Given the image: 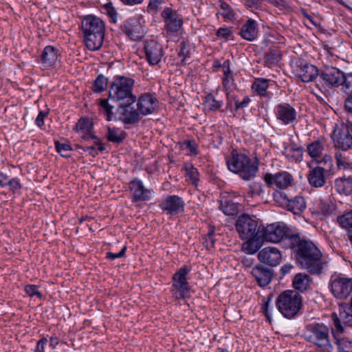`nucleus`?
<instances>
[{
	"instance_id": "nucleus-1",
	"label": "nucleus",
	"mask_w": 352,
	"mask_h": 352,
	"mask_svg": "<svg viewBox=\"0 0 352 352\" xmlns=\"http://www.w3.org/2000/svg\"><path fill=\"white\" fill-rule=\"evenodd\" d=\"M289 247L296 248V260L302 268L311 274H318L327 267L321 252L311 241L301 240L298 235L292 234L289 239Z\"/></svg>"
},
{
	"instance_id": "nucleus-2",
	"label": "nucleus",
	"mask_w": 352,
	"mask_h": 352,
	"mask_svg": "<svg viewBox=\"0 0 352 352\" xmlns=\"http://www.w3.org/2000/svg\"><path fill=\"white\" fill-rule=\"evenodd\" d=\"M235 227L239 237L245 241L243 250L250 254H255L263 245L257 221L248 214H242L237 218Z\"/></svg>"
},
{
	"instance_id": "nucleus-3",
	"label": "nucleus",
	"mask_w": 352,
	"mask_h": 352,
	"mask_svg": "<svg viewBox=\"0 0 352 352\" xmlns=\"http://www.w3.org/2000/svg\"><path fill=\"white\" fill-rule=\"evenodd\" d=\"M104 22L94 15H87L81 21L84 42L90 50L94 51L100 48L104 41Z\"/></svg>"
},
{
	"instance_id": "nucleus-4",
	"label": "nucleus",
	"mask_w": 352,
	"mask_h": 352,
	"mask_svg": "<svg viewBox=\"0 0 352 352\" xmlns=\"http://www.w3.org/2000/svg\"><path fill=\"white\" fill-rule=\"evenodd\" d=\"M226 163L230 171L239 174L244 180H250L254 177L258 170L257 166L244 154L232 153L227 158Z\"/></svg>"
},
{
	"instance_id": "nucleus-5",
	"label": "nucleus",
	"mask_w": 352,
	"mask_h": 352,
	"mask_svg": "<svg viewBox=\"0 0 352 352\" xmlns=\"http://www.w3.org/2000/svg\"><path fill=\"white\" fill-rule=\"evenodd\" d=\"M134 80L124 76H116L111 83V100L113 103L123 102H135L136 96L133 93Z\"/></svg>"
},
{
	"instance_id": "nucleus-6",
	"label": "nucleus",
	"mask_w": 352,
	"mask_h": 352,
	"mask_svg": "<svg viewBox=\"0 0 352 352\" xmlns=\"http://www.w3.org/2000/svg\"><path fill=\"white\" fill-rule=\"evenodd\" d=\"M278 311L287 318L294 317L301 308L302 298L296 291L287 290L280 294L276 301Z\"/></svg>"
},
{
	"instance_id": "nucleus-7",
	"label": "nucleus",
	"mask_w": 352,
	"mask_h": 352,
	"mask_svg": "<svg viewBox=\"0 0 352 352\" xmlns=\"http://www.w3.org/2000/svg\"><path fill=\"white\" fill-rule=\"evenodd\" d=\"M134 102H123L111 104V116L115 120L122 121L124 124H133L140 119V113L132 105Z\"/></svg>"
},
{
	"instance_id": "nucleus-8",
	"label": "nucleus",
	"mask_w": 352,
	"mask_h": 352,
	"mask_svg": "<svg viewBox=\"0 0 352 352\" xmlns=\"http://www.w3.org/2000/svg\"><path fill=\"white\" fill-rule=\"evenodd\" d=\"M292 236L289 234L288 228L283 223L278 222L269 224L263 229L261 239L272 243H278L283 240H286L289 246L290 241L289 239Z\"/></svg>"
},
{
	"instance_id": "nucleus-9",
	"label": "nucleus",
	"mask_w": 352,
	"mask_h": 352,
	"mask_svg": "<svg viewBox=\"0 0 352 352\" xmlns=\"http://www.w3.org/2000/svg\"><path fill=\"white\" fill-rule=\"evenodd\" d=\"M308 340L314 344L322 352H331L333 345L329 340L328 328L322 324H317L309 331Z\"/></svg>"
},
{
	"instance_id": "nucleus-10",
	"label": "nucleus",
	"mask_w": 352,
	"mask_h": 352,
	"mask_svg": "<svg viewBox=\"0 0 352 352\" xmlns=\"http://www.w3.org/2000/svg\"><path fill=\"white\" fill-rule=\"evenodd\" d=\"M329 287L335 298L345 300L352 293V278L344 276H332Z\"/></svg>"
},
{
	"instance_id": "nucleus-11",
	"label": "nucleus",
	"mask_w": 352,
	"mask_h": 352,
	"mask_svg": "<svg viewBox=\"0 0 352 352\" xmlns=\"http://www.w3.org/2000/svg\"><path fill=\"white\" fill-rule=\"evenodd\" d=\"M164 19V30L167 34L172 35L179 32L183 25V18L176 11L170 8H165L162 12Z\"/></svg>"
},
{
	"instance_id": "nucleus-12",
	"label": "nucleus",
	"mask_w": 352,
	"mask_h": 352,
	"mask_svg": "<svg viewBox=\"0 0 352 352\" xmlns=\"http://www.w3.org/2000/svg\"><path fill=\"white\" fill-rule=\"evenodd\" d=\"M307 152L309 155L318 163H324V166L329 168L331 167L332 160L330 155H323L324 151V142L321 140H318L309 144L307 146Z\"/></svg>"
},
{
	"instance_id": "nucleus-13",
	"label": "nucleus",
	"mask_w": 352,
	"mask_h": 352,
	"mask_svg": "<svg viewBox=\"0 0 352 352\" xmlns=\"http://www.w3.org/2000/svg\"><path fill=\"white\" fill-rule=\"evenodd\" d=\"M188 272L186 267H183L173 276V287L177 298L185 297L188 292L189 286L186 280Z\"/></svg>"
},
{
	"instance_id": "nucleus-14",
	"label": "nucleus",
	"mask_w": 352,
	"mask_h": 352,
	"mask_svg": "<svg viewBox=\"0 0 352 352\" xmlns=\"http://www.w3.org/2000/svg\"><path fill=\"white\" fill-rule=\"evenodd\" d=\"M258 259L261 263L274 267L280 263L282 259V254L278 248L269 246L259 251Z\"/></svg>"
},
{
	"instance_id": "nucleus-15",
	"label": "nucleus",
	"mask_w": 352,
	"mask_h": 352,
	"mask_svg": "<svg viewBox=\"0 0 352 352\" xmlns=\"http://www.w3.org/2000/svg\"><path fill=\"white\" fill-rule=\"evenodd\" d=\"M320 78L325 86L338 87L342 85L344 73L336 67H327L322 71Z\"/></svg>"
},
{
	"instance_id": "nucleus-16",
	"label": "nucleus",
	"mask_w": 352,
	"mask_h": 352,
	"mask_svg": "<svg viewBox=\"0 0 352 352\" xmlns=\"http://www.w3.org/2000/svg\"><path fill=\"white\" fill-rule=\"evenodd\" d=\"M332 138L334 146L342 151H346L352 146V135L346 126L336 130Z\"/></svg>"
},
{
	"instance_id": "nucleus-17",
	"label": "nucleus",
	"mask_w": 352,
	"mask_h": 352,
	"mask_svg": "<svg viewBox=\"0 0 352 352\" xmlns=\"http://www.w3.org/2000/svg\"><path fill=\"white\" fill-rule=\"evenodd\" d=\"M144 52L146 58L151 65L158 64L163 56L162 47L153 40L145 43Z\"/></svg>"
},
{
	"instance_id": "nucleus-18",
	"label": "nucleus",
	"mask_w": 352,
	"mask_h": 352,
	"mask_svg": "<svg viewBox=\"0 0 352 352\" xmlns=\"http://www.w3.org/2000/svg\"><path fill=\"white\" fill-rule=\"evenodd\" d=\"M158 101L153 96L144 94L138 100L137 107L138 111L144 115H149L155 112L157 108Z\"/></svg>"
},
{
	"instance_id": "nucleus-19",
	"label": "nucleus",
	"mask_w": 352,
	"mask_h": 352,
	"mask_svg": "<svg viewBox=\"0 0 352 352\" xmlns=\"http://www.w3.org/2000/svg\"><path fill=\"white\" fill-rule=\"evenodd\" d=\"M331 168L317 166L313 168L308 175L309 184L316 188L323 186L326 183V179Z\"/></svg>"
},
{
	"instance_id": "nucleus-20",
	"label": "nucleus",
	"mask_w": 352,
	"mask_h": 352,
	"mask_svg": "<svg viewBox=\"0 0 352 352\" xmlns=\"http://www.w3.org/2000/svg\"><path fill=\"white\" fill-rule=\"evenodd\" d=\"M142 18H131L127 21L126 25V33L132 40L136 41L142 38L145 34L142 25Z\"/></svg>"
},
{
	"instance_id": "nucleus-21",
	"label": "nucleus",
	"mask_w": 352,
	"mask_h": 352,
	"mask_svg": "<svg viewBox=\"0 0 352 352\" xmlns=\"http://www.w3.org/2000/svg\"><path fill=\"white\" fill-rule=\"evenodd\" d=\"M331 318L336 333H342L344 329L341 324V320L345 325L352 326V308L347 307L346 310L340 311L339 316L336 313H333Z\"/></svg>"
},
{
	"instance_id": "nucleus-22",
	"label": "nucleus",
	"mask_w": 352,
	"mask_h": 352,
	"mask_svg": "<svg viewBox=\"0 0 352 352\" xmlns=\"http://www.w3.org/2000/svg\"><path fill=\"white\" fill-rule=\"evenodd\" d=\"M184 203L182 199L177 195H172L166 199L161 204L160 208L168 214H175L183 211Z\"/></svg>"
},
{
	"instance_id": "nucleus-23",
	"label": "nucleus",
	"mask_w": 352,
	"mask_h": 352,
	"mask_svg": "<svg viewBox=\"0 0 352 352\" xmlns=\"http://www.w3.org/2000/svg\"><path fill=\"white\" fill-rule=\"evenodd\" d=\"M264 179L269 186L276 184L280 189L288 187L292 182L291 175L287 172L279 173L274 175L266 174Z\"/></svg>"
},
{
	"instance_id": "nucleus-24",
	"label": "nucleus",
	"mask_w": 352,
	"mask_h": 352,
	"mask_svg": "<svg viewBox=\"0 0 352 352\" xmlns=\"http://www.w3.org/2000/svg\"><path fill=\"white\" fill-rule=\"evenodd\" d=\"M59 55L58 49L52 45L46 46L41 55L42 65L45 68L54 66L57 62Z\"/></svg>"
},
{
	"instance_id": "nucleus-25",
	"label": "nucleus",
	"mask_w": 352,
	"mask_h": 352,
	"mask_svg": "<svg viewBox=\"0 0 352 352\" xmlns=\"http://www.w3.org/2000/svg\"><path fill=\"white\" fill-rule=\"evenodd\" d=\"M93 122L88 118H81L74 126L76 131H81L84 133L82 138L85 140H97L96 135L92 133Z\"/></svg>"
},
{
	"instance_id": "nucleus-26",
	"label": "nucleus",
	"mask_w": 352,
	"mask_h": 352,
	"mask_svg": "<svg viewBox=\"0 0 352 352\" xmlns=\"http://www.w3.org/2000/svg\"><path fill=\"white\" fill-rule=\"evenodd\" d=\"M252 274L261 287L267 285L272 278V271L261 265L254 267L252 270Z\"/></svg>"
},
{
	"instance_id": "nucleus-27",
	"label": "nucleus",
	"mask_w": 352,
	"mask_h": 352,
	"mask_svg": "<svg viewBox=\"0 0 352 352\" xmlns=\"http://www.w3.org/2000/svg\"><path fill=\"white\" fill-rule=\"evenodd\" d=\"M130 190L136 201L147 200L153 195V192L151 190L144 188L142 182L140 180L131 182Z\"/></svg>"
},
{
	"instance_id": "nucleus-28",
	"label": "nucleus",
	"mask_w": 352,
	"mask_h": 352,
	"mask_svg": "<svg viewBox=\"0 0 352 352\" xmlns=\"http://www.w3.org/2000/svg\"><path fill=\"white\" fill-rule=\"evenodd\" d=\"M298 76L304 82L313 81L318 76V69L310 64L301 63L297 70Z\"/></svg>"
},
{
	"instance_id": "nucleus-29",
	"label": "nucleus",
	"mask_w": 352,
	"mask_h": 352,
	"mask_svg": "<svg viewBox=\"0 0 352 352\" xmlns=\"http://www.w3.org/2000/svg\"><path fill=\"white\" fill-rule=\"evenodd\" d=\"M296 116L295 109L287 104H279L276 108V117L284 124L292 123Z\"/></svg>"
},
{
	"instance_id": "nucleus-30",
	"label": "nucleus",
	"mask_w": 352,
	"mask_h": 352,
	"mask_svg": "<svg viewBox=\"0 0 352 352\" xmlns=\"http://www.w3.org/2000/svg\"><path fill=\"white\" fill-rule=\"evenodd\" d=\"M258 23L254 19H249L246 23L241 27L240 34L243 38L252 41L258 36Z\"/></svg>"
},
{
	"instance_id": "nucleus-31",
	"label": "nucleus",
	"mask_w": 352,
	"mask_h": 352,
	"mask_svg": "<svg viewBox=\"0 0 352 352\" xmlns=\"http://www.w3.org/2000/svg\"><path fill=\"white\" fill-rule=\"evenodd\" d=\"M285 208L294 214H298L306 208L305 199L300 196L289 199Z\"/></svg>"
},
{
	"instance_id": "nucleus-32",
	"label": "nucleus",
	"mask_w": 352,
	"mask_h": 352,
	"mask_svg": "<svg viewBox=\"0 0 352 352\" xmlns=\"http://www.w3.org/2000/svg\"><path fill=\"white\" fill-rule=\"evenodd\" d=\"M310 277L305 273L297 274L293 279L294 287L300 292L305 291L310 285Z\"/></svg>"
},
{
	"instance_id": "nucleus-33",
	"label": "nucleus",
	"mask_w": 352,
	"mask_h": 352,
	"mask_svg": "<svg viewBox=\"0 0 352 352\" xmlns=\"http://www.w3.org/2000/svg\"><path fill=\"white\" fill-rule=\"evenodd\" d=\"M109 84V78L103 74H99L94 81L91 89L96 94H100L107 90Z\"/></svg>"
},
{
	"instance_id": "nucleus-34",
	"label": "nucleus",
	"mask_w": 352,
	"mask_h": 352,
	"mask_svg": "<svg viewBox=\"0 0 352 352\" xmlns=\"http://www.w3.org/2000/svg\"><path fill=\"white\" fill-rule=\"evenodd\" d=\"M335 184L338 192L348 193L352 190V177L338 178Z\"/></svg>"
},
{
	"instance_id": "nucleus-35",
	"label": "nucleus",
	"mask_w": 352,
	"mask_h": 352,
	"mask_svg": "<svg viewBox=\"0 0 352 352\" xmlns=\"http://www.w3.org/2000/svg\"><path fill=\"white\" fill-rule=\"evenodd\" d=\"M109 99L110 90L108 91L107 98H101L97 100L99 113L105 116L106 120L107 121L110 120V104L109 103Z\"/></svg>"
},
{
	"instance_id": "nucleus-36",
	"label": "nucleus",
	"mask_w": 352,
	"mask_h": 352,
	"mask_svg": "<svg viewBox=\"0 0 352 352\" xmlns=\"http://www.w3.org/2000/svg\"><path fill=\"white\" fill-rule=\"evenodd\" d=\"M283 153L288 158L298 160L302 155V148L296 145H289L285 147Z\"/></svg>"
},
{
	"instance_id": "nucleus-37",
	"label": "nucleus",
	"mask_w": 352,
	"mask_h": 352,
	"mask_svg": "<svg viewBox=\"0 0 352 352\" xmlns=\"http://www.w3.org/2000/svg\"><path fill=\"white\" fill-rule=\"evenodd\" d=\"M281 56L278 49H272L265 54V60L268 66L275 65L280 60Z\"/></svg>"
},
{
	"instance_id": "nucleus-38",
	"label": "nucleus",
	"mask_w": 352,
	"mask_h": 352,
	"mask_svg": "<svg viewBox=\"0 0 352 352\" xmlns=\"http://www.w3.org/2000/svg\"><path fill=\"white\" fill-rule=\"evenodd\" d=\"M220 208L225 214L233 215L237 212L238 206L232 201L224 200L221 201Z\"/></svg>"
},
{
	"instance_id": "nucleus-39",
	"label": "nucleus",
	"mask_w": 352,
	"mask_h": 352,
	"mask_svg": "<svg viewBox=\"0 0 352 352\" xmlns=\"http://www.w3.org/2000/svg\"><path fill=\"white\" fill-rule=\"evenodd\" d=\"M204 105L210 111H216L221 106V102L218 100L212 94H208L206 97Z\"/></svg>"
},
{
	"instance_id": "nucleus-40",
	"label": "nucleus",
	"mask_w": 352,
	"mask_h": 352,
	"mask_svg": "<svg viewBox=\"0 0 352 352\" xmlns=\"http://www.w3.org/2000/svg\"><path fill=\"white\" fill-rule=\"evenodd\" d=\"M336 344L340 352H352V341L348 338H338L335 336Z\"/></svg>"
},
{
	"instance_id": "nucleus-41",
	"label": "nucleus",
	"mask_w": 352,
	"mask_h": 352,
	"mask_svg": "<svg viewBox=\"0 0 352 352\" xmlns=\"http://www.w3.org/2000/svg\"><path fill=\"white\" fill-rule=\"evenodd\" d=\"M219 13L224 19L228 20H232L235 16V12L232 9V8L228 4L224 2L221 3L220 10L219 11Z\"/></svg>"
},
{
	"instance_id": "nucleus-42",
	"label": "nucleus",
	"mask_w": 352,
	"mask_h": 352,
	"mask_svg": "<svg viewBox=\"0 0 352 352\" xmlns=\"http://www.w3.org/2000/svg\"><path fill=\"white\" fill-rule=\"evenodd\" d=\"M55 147L56 151L63 157H69L70 156L69 151L72 150V147L69 144L60 143L58 141L55 142Z\"/></svg>"
},
{
	"instance_id": "nucleus-43",
	"label": "nucleus",
	"mask_w": 352,
	"mask_h": 352,
	"mask_svg": "<svg viewBox=\"0 0 352 352\" xmlns=\"http://www.w3.org/2000/svg\"><path fill=\"white\" fill-rule=\"evenodd\" d=\"M268 87V82L266 80H257L252 85V88L260 96H265Z\"/></svg>"
},
{
	"instance_id": "nucleus-44",
	"label": "nucleus",
	"mask_w": 352,
	"mask_h": 352,
	"mask_svg": "<svg viewBox=\"0 0 352 352\" xmlns=\"http://www.w3.org/2000/svg\"><path fill=\"white\" fill-rule=\"evenodd\" d=\"M341 85L344 92L347 95H352V73L344 74Z\"/></svg>"
},
{
	"instance_id": "nucleus-45",
	"label": "nucleus",
	"mask_w": 352,
	"mask_h": 352,
	"mask_svg": "<svg viewBox=\"0 0 352 352\" xmlns=\"http://www.w3.org/2000/svg\"><path fill=\"white\" fill-rule=\"evenodd\" d=\"M274 199L282 206L286 207L289 199L285 192L276 190L274 192Z\"/></svg>"
},
{
	"instance_id": "nucleus-46",
	"label": "nucleus",
	"mask_w": 352,
	"mask_h": 352,
	"mask_svg": "<svg viewBox=\"0 0 352 352\" xmlns=\"http://www.w3.org/2000/svg\"><path fill=\"white\" fill-rule=\"evenodd\" d=\"M184 169L186 172L187 175L190 177L192 183L196 182L198 180L199 173L197 170L193 167L192 164H186Z\"/></svg>"
},
{
	"instance_id": "nucleus-47",
	"label": "nucleus",
	"mask_w": 352,
	"mask_h": 352,
	"mask_svg": "<svg viewBox=\"0 0 352 352\" xmlns=\"http://www.w3.org/2000/svg\"><path fill=\"white\" fill-rule=\"evenodd\" d=\"M25 293L30 297L38 296L42 298L41 293L38 290V287L35 285H28L25 287Z\"/></svg>"
},
{
	"instance_id": "nucleus-48",
	"label": "nucleus",
	"mask_w": 352,
	"mask_h": 352,
	"mask_svg": "<svg viewBox=\"0 0 352 352\" xmlns=\"http://www.w3.org/2000/svg\"><path fill=\"white\" fill-rule=\"evenodd\" d=\"M178 56L181 58V63L186 64V58L189 56V50L186 47V44L182 43L179 45V50L178 52Z\"/></svg>"
},
{
	"instance_id": "nucleus-49",
	"label": "nucleus",
	"mask_w": 352,
	"mask_h": 352,
	"mask_svg": "<svg viewBox=\"0 0 352 352\" xmlns=\"http://www.w3.org/2000/svg\"><path fill=\"white\" fill-rule=\"evenodd\" d=\"M335 157L337 162L338 166H343L346 167L347 165H349V160L348 157H346L345 155L342 154V152L338 151L335 154Z\"/></svg>"
},
{
	"instance_id": "nucleus-50",
	"label": "nucleus",
	"mask_w": 352,
	"mask_h": 352,
	"mask_svg": "<svg viewBox=\"0 0 352 352\" xmlns=\"http://www.w3.org/2000/svg\"><path fill=\"white\" fill-rule=\"evenodd\" d=\"M125 138V133L116 129L111 130V142L119 143Z\"/></svg>"
},
{
	"instance_id": "nucleus-51",
	"label": "nucleus",
	"mask_w": 352,
	"mask_h": 352,
	"mask_svg": "<svg viewBox=\"0 0 352 352\" xmlns=\"http://www.w3.org/2000/svg\"><path fill=\"white\" fill-rule=\"evenodd\" d=\"M6 184V186L9 187V189L14 192L21 188L20 181L17 177L12 178L8 181L7 180Z\"/></svg>"
},
{
	"instance_id": "nucleus-52",
	"label": "nucleus",
	"mask_w": 352,
	"mask_h": 352,
	"mask_svg": "<svg viewBox=\"0 0 352 352\" xmlns=\"http://www.w3.org/2000/svg\"><path fill=\"white\" fill-rule=\"evenodd\" d=\"M162 3V0H149L147 6L148 12H157Z\"/></svg>"
},
{
	"instance_id": "nucleus-53",
	"label": "nucleus",
	"mask_w": 352,
	"mask_h": 352,
	"mask_svg": "<svg viewBox=\"0 0 352 352\" xmlns=\"http://www.w3.org/2000/svg\"><path fill=\"white\" fill-rule=\"evenodd\" d=\"M47 337H43L41 340H39L37 342L34 352H45V345L47 344Z\"/></svg>"
},
{
	"instance_id": "nucleus-54",
	"label": "nucleus",
	"mask_w": 352,
	"mask_h": 352,
	"mask_svg": "<svg viewBox=\"0 0 352 352\" xmlns=\"http://www.w3.org/2000/svg\"><path fill=\"white\" fill-rule=\"evenodd\" d=\"M104 149V148L101 144H98V150L96 149L94 146H86L83 148L85 151L89 152V153L92 156L97 155L98 151L101 152Z\"/></svg>"
},
{
	"instance_id": "nucleus-55",
	"label": "nucleus",
	"mask_w": 352,
	"mask_h": 352,
	"mask_svg": "<svg viewBox=\"0 0 352 352\" xmlns=\"http://www.w3.org/2000/svg\"><path fill=\"white\" fill-rule=\"evenodd\" d=\"M48 113H49L48 111H41L38 113V114L35 120V124L38 127H41L44 125V120L47 117Z\"/></svg>"
},
{
	"instance_id": "nucleus-56",
	"label": "nucleus",
	"mask_w": 352,
	"mask_h": 352,
	"mask_svg": "<svg viewBox=\"0 0 352 352\" xmlns=\"http://www.w3.org/2000/svg\"><path fill=\"white\" fill-rule=\"evenodd\" d=\"M231 34L232 30L228 28H221L217 32V36L221 38H227Z\"/></svg>"
},
{
	"instance_id": "nucleus-57",
	"label": "nucleus",
	"mask_w": 352,
	"mask_h": 352,
	"mask_svg": "<svg viewBox=\"0 0 352 352\" xmlns=\"http://www.w3.org/2000/svg\"><path fill=\"white\" fill-rule=\"evenodd\" d=\"M47 343L49 342L50 347L52 349H54L56 347V346L60 342V339L56 336H52L49 338V339L47 338Z\"/></svg>"
},
{
	"instance_id": "nucleus-58",
	"label": "nucleus",
	"mask_w": 352,
	"mask_h": 352,
	"mask_svg": "<svg viewBox=\"0 0 352 352\" xmlns=\"http://www.w3.org/2000/svg\"><path fill=\"white\" fill-rule=\"evenodd\" d=\"M233 78L230 75L224 76L223 79V85L225 88L229 89L232 85Z\"/></svg>"
},
{
	"instance_id": "nucleus-59",
	"label": "nucleus",
	"mask_w": 352,
	"mask_h": 352,
	"mask_svg": "<svg viewBox=\"0 0 352 352\" xmlns=\"http://www.w3.org/2000/svg\"><path fill=\"white\" fill-rule=\"evenodd\" d=\"M245 6L249 8H258L260 6L258 0H246Z\"/></svg>"
},
{
	"instance_id": "nucleus-60",
	"label": "nucleus",
	"mask_w": 352,
	"mask_h": 352,
	"mask_svg": "<svg viewBox=\"0 0 352 352\" xmlns=\"http://www.w3.org/2000/svg\"><path fill=\"white\" fill-rule=\"evenodd\" d=\"M126 250V245H123L121 248V250L118 252H111V260L123 256L125 253Z\"/></svg>"
},
{
	"instance_id": "nucleus-61",
	"label": "nucleus",
	"mask_w": 352,
	"mask_h": 352,
	"mask_svg": "<svg viewBox=\"0 0 352 352\" xmlns=\"http://www.w3.org/2000/svg\"><path fill=\"white\" fill-rule=\"evenodd\" d=\"M184 146H185V148L186 149L189 150L190 153L196 154V153H197L196 147H195V144L193 142H192L190 141L186 142L184 144Z\"/></svg>"
},
{
	"instance_id": "nucleus-62",
	"label": "nucleus",
	"mask_w": 352,
	"mask_h": 352,
	"mask_svg": "<svg viewBox=\"0 0 352 352\" xmlns=\"http://www.w3.org/2000/svg\"><path fill=\"white\" fill-rule=\"evenodd\" d=\"M206 246L207 248H209L210 247L213 246V244L214 243V239L213 236V234L212 232H210L208 234V236L205 239Z\"/></svg>"
},
{
	"instance_id": "nucleus-63",
	"label": "nucleus",
	"mask_w": 352,
	"mask_h": 352,
	"mask_svg": "<svg viewBox=\"0 0 352 352\" xmlns=\"http://www.w3.org/2000/svg\"><path fill=\"white\" fill-rule=\"evenodd\" d=\"M349 97L345 101V109L348 112L352 113V95H348Z\"/></svg>"
},
{
	"instance_id": "nucleus-64",
	"label": "nucleus",
	"mask_w": 352,
	"mask_h": 352,
	"mask_svg": "<svg viewBox=\"0 0 352 352\" xmlns=\"http://www.w3.org/2000/svg\"><path fill=\"white\" fill-rule=\"evenodd\" d=\"M222 67H223V76L230 75L231 71L230 69L229 60H226L223 63Z\"/></svg>"
}]
</instances>
